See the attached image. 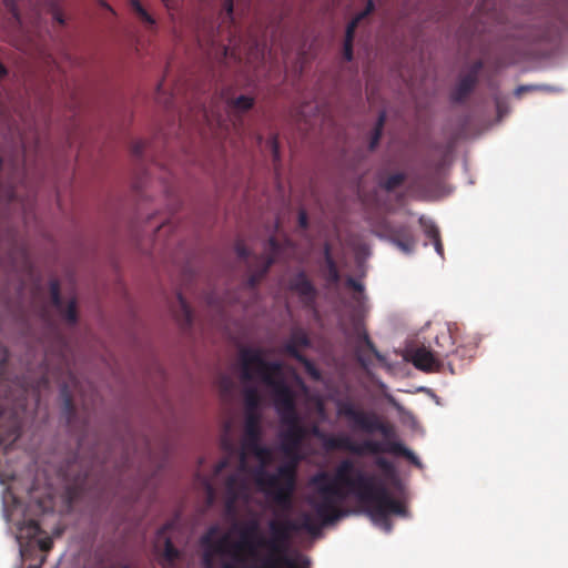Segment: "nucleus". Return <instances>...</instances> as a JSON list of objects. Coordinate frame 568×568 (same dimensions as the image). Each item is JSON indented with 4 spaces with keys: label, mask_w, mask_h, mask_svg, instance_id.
<instances>
[{
    "label": "nucleus",
    "mask_w": 568,
    "mask_h": 568,
    "mask_svg": "<svg viewBox=\"0 0 568 568\" xmlns=\"http://www.w3.org/2000/svg\"><path fill=\"white\" fill-rule=\"evenodd\" d=\"M315 486L310 505L323 524L329 525L345 515L341 504L347 495L355 496L365 506L372 521L386 532L392 530L390 515L405 516V505L395 499L375 475L355 468L353 460H342L331 477L320 473L312 479Z\"/></svg>",
    "instance_id": "f257e3e1"
},
{
    "label": "nucleus",
    "mask_w": 568,
    "mask_h": 568,
    "mask_svg": "<svg viewBox=\"0 0 568 568\" xmlns=\"http://www.w3.org/2000/svg\"><path fill=\"white\" fill-rule=\"evenodd\" d=\"M239 357L243 381L251 382L257 375L262 383L271 388L276 413L285 427L280 434L281 450L288 457L295 456L307 432L301 422L295 395L282 378V363L265 361L261 348L242 347Z\"/></svg>",
    "instance_id": "f03ea898"
},
{
    "label": "nucleus",
    "mask_w": 568,
    "mask_h": 568,
    "mask_svg": "<svg viewBox=\"0 0 568 568\" xmlns=\"http://www.w3.org/2000/svg\"><path fill=\"white\" fill-rule=\"evenodd\" d=\"M325 524L317 523L310 513H302L297 520L287 517L268 521L270 537L260 536L258 545L266 550L260 565H251L248 568H306L290 559L284 552L293 532L301 530L311 535L320 532Z\"/></svg>",
    "instance_id": "7ed1b4c3"
},
{
    "label": "nucleus",
    "mask_w": 568,
    "mask_h": 568,
    "mask_svg": "<svg viewBox=\"0 0 568 568\" xmlns=\"http://www.w3.org/2000/svg\"><path fill=\"white\" fill-rule=\"evenodd\" d=\"M246 456L252 454L260 462V466L252 471L254 483L260 491L270 498L283 513H288L293 506V494L296 486V471L294 465H281L275 473L266 470L271 463L272 452L262 443L251 445L245 449Z\"/></svg>",
    "instance_id": "20e7f679"
},
{
    "label": "nucleus",
    "mask_w": 568,
    "mask_h": 568,
    "mask_svg": "<svg viewBox=\"0 0 568 568\" xmlns=\"http://www.w3.org/2000/svg\"><path fill=\"white\" fill-rule=\"evenodd\" d=\"M325 446L332 450H345L357 456L378 455L382 453L405 457L417 467H422L419 458L400 442H387L385 444L374 439H365L361 443L354 442L347 435L328 436Z\"/></svg>",
    "instance_id": "39448f33"
},
{
    "label": "nucleus",
    "mask_w": 568,
    "mask_h": 568,
    "mask_svg": "<svg viewBox=\"0 0 568 568\" xmlns=\"http://www.w3.org/2000/svg\"><path fill=\"white\" fill-rule=\"evenodd\" d=\"M288 244L290 241L286 237L283 241H280L276 237L271 236L265 244L263 254L254 255L252 261L248 262L247 260L250 257V250L243 242H236L235 252L241 261L247 263L250 271L247 280L244 284L246 290H248L251 293H255L260 282L264 278L271 266L275 263L285 246Z\"/></svg>",
    "instance_id": "423d86ee"
},
{
    "label": "nucleus",
    "mask_w": 568,
    "mask_h": 568,
    "mask_svg": "<svg viewBox=\"0 0 568 568\" xmlns=\"http://www.w3.org/2000/svg\"><path fill=\"white\" fill-rule=\"evenodd\" d=\"M455 338L450 326H448L446 331L436 336L437 349L432 351L424 345L418 346L410 352V362L423 372H442L445 367V359L450 355H465L464 347H457L453 352L447 351L455 344Z\"/></svg>",
    "instance_id": "0eeeda50"
},
{
    "label": "nucleus",
    "mask_w": 568,
    "mask_h": 568,
    "mask_svg": "<svg viewBox=\"0 0 568 568\" xmlns=\"http://www.w3.org/2000/svg\"><path fill=\"white\" fill-rule=\"evenodd\" d=\"M337 413L339 416L352 422L354 427L367 433H379L387 442H393L392 438L396 436L395 427L392 424L384 423L379 417L369 412L357 408L352 402L344 400L337 404Z\"/></svg>",
    "instance_id": "6e6552de"
},
{
    "label": "nucleus",
    "mask_w": 568,
    "mask_h": 568,
    "mask_svg": "<svg viewBox=\"0 0 568 568\" xmlns=\"http://www.w3.org/2000/svg\"><path fill=\"white\" fill-rule=\"evenodd\" d=\"M240 538L233 542L232 558L237 562H244L247 558L255 561L254 565H260L263 557H260L258 537L264 536L260 530V524L256 519H251L245 523L239 530Z\"/></svg>",
    "instance_id": "1a4fd4ad"
},
{
    "label": "nucleus",
    "mask_w": 568,
    "mask_h": 568,
    "mask_svg": "<svg viewBox=\"0 0 568 568\" xmlns=\"http://www.w3.org/2000/svg\"><path fill=\"white\" fill-rule=\"evenodd\" d=\"M260 424L261 416L257 412H246L244 423V437L242 440L241 450L239 452V469L241 471H246L247 469L245 449L251 447V445L261 443L262 440V429Z\"/></svg>",
    "instance_id": "9d476101"
},
{
    "label": "nucleus",
    "mask_w": 568,
    "mask_h": 568,
    "mask_svg": "<svg viewBox=\"0 0 568 568\" xmlns=\"http://www.w3.org/2000/svg\"><path fill=\"white\" fill-rule=\"evenodd\" d=\"M288 288L298 295L305 307H314L317 290L304 271H298L290 278Z\"/></svg>",
    "instance_id": "9b49d317"
},
{
    "label": "nucleus",
    "mask_w": 568,
    "mask_h": 568,
    "mask_svg": "<svg viewBox=\"0 0 568 568\" xmlns=\"http://www.w3.org/2000/svg\"><path fill=\"white\" fill-rule=\"evenodd\" d=\"M483 67V61L478 60L473 63L469 71L465 75L459 78L456 87L450 93V100L454 103H463L473 92L478 82V75Z\"/></svg>",
    "instance_id": "f8f14e48"
},
{
    "label": "nucleus",
    "mask_w": 568,
    "mask_h": 568,
    "mask_svg": "<svg viewBox=\"0 0 568 568\" xmlns=\"http://www.w3.org/2000/svg\"><path fill=\"white\" fill-rule=\"evenodd\" d=\"M389 239L403 253L414 252L417 241L408 225H397L389 229Z\"/></svg>",
    "instance_id": "ddd939ff"
},
{
    "label": "nucleus",
    "mask_w": 568,
    "mask_h": 568,
    "mask_svg": "<svg viewBox=\"0 0 568 568\" xmlns=\"http://www.w3.org/2000/svg\"><path fill=\"white\" fill-rule=\"evenodd\" d=\"M349 321H351V335L353 337H355L358 342L364 343V345L367 347V349L369 352H372L377 359H382L383 356L377 351L375 344L372 342L366 328L364 327V322H363V318H362L359 312H357V311L353 312L352 315L349 316Z\"/></svg>",
    "instance_id": "4468645a"
},
{
    "label": "nucleus",
    "mask_w": 568,
    "mask_h": 568,
    "mask_svg": "<svg viewBox=\"0 0 568 568\" xmlns=\"http://www.w3.org/2000/svg\"><path fill=\"white\" fill-rule=\"evenodd\" d=\"M216 531L215 528H211L210 532L202 538V544L209 546L212 551L206 550L203 556V564L205 567H212L213 554L217 555H231L232 546L230 549L226 548L229 544V537L223 536L217 541H212L211 536Z\"/></svg>",
    "instance_id": "2eb2a0df"
},
{
    "label": "nucleus",
    "mask_w": 568,
    "mask_h": 568,
    "mask_svg": "<svg viewBox=\"0 0 568 568\" xmlns=\"http://www.w3.org/2000/svg\"><path fill=\"white\" fill-rule=\"evenodd\" d=\"M222 98L225 101L226 108L230 113L241 115L250 111L255 104V98L247 94H241L233 97L231 90L226 89L222 91Z\"/></svg>",
    "instance_id": "dca6fc26"
},
{
    "label": "nucleus",
    "mask_w": 568,
    "mask_h": 568,
    "mask_svg": "<svg viewBox=\"0 0 568 568\" xmlns=\"http://www.w3.org/2000/svg\"><path fill=\"white\" fill-rule=\"evenodd\" d=\"M323 255L325 263L324 277L328 284L336 285L341 280V274L336 265V262L332 255V247L328 243L324 244Z\"/></svg>",
    "instance_id": "f3484780"
},
{
    "label": "nucleus",
    "mask_w": 568,
    "mask_h": 568,
    "mask_svg": "<svg viewBox=\"0 0 568 568\" xmlns=\"http://www.w3.org/2000/svg\"><path fill=\"white\" fill-rule=\"evenodd\" d=\"M17 529L18 539L33 540L42 532L39 521L34 518H28L27 514H24L22 520L17 523Z\"/></svg>",
    "instance_id": "a211bd4d"
},
{
    "label": "nucleus",
    "mask_w": 568,
    "mask_h": 568,
    "mask_svg": "<svg viewBox=\"0 0 568 568\" xmlns=\"http://www.w3.org/2000/svg\"><path fill=\"white\" fill-rule=\"evenodd\" d=\"M60 396L62 399V414L65 417L68 426L73 427L75 418V406L73 403V396L67 384L62 385L60 389Z\"/></svg>",
    "instance_id": "6ab92c4d"
},
{
    "label": "nucleus",
    "mask_w": 568,
    "mask_h": 568,
    "mask_svg": "<svg viewBox=\"0 0 568 568\" xmlns=\"http://www.w3.org/2000/svg\"><path fill=\"white\" fill-rule=\"evenodd\" d=\"M181 556L180 550L173 545L170 538H165L164 548L160 555L159 562L162 568H176V561Z\"/></svg>",
    "instance_id": "aec40b11"
},
{
    "label": "nucleus",
    "mask_w": 568,
    "mask_h": 568,
    "mask_svg": "<svg viewBox=\"0 0 568 568\" xmlns=\"http://www.w3.org/2000/svg\"><path fill=\"white\" fill-rule=\"evenodd\" d=\"M30 495V505L28 506L26 513L31 511L32 508H34L36 514H44L52 509L51 505V497L47 496L44 498H38L34 495V489L31 488L29 491Z\"/></svg>",
    "instance_id": "412c9836"
},
{
    "label": "nucleus",
    "mask_w": 568,
    "mask_h": 568,
    "mask_svg": "<svg viewBox=\"0 0 568 568\" xmlns=\"http://www.w3.org/2000/svg\"><path fill=\"white\" fill-rule=\"evenodd\" d=\"M176 297L180 307L178 316L184 326H190L193 320L192 310L181 293H178Z\"/></svg>",
    "instance_id": "4be33fe9"
},
{
    "label": "nucleus",
    "mask_w": 568,
    "mask_h": 568,
    "mask_svg": "<svg viewBox=\"0 0 568 568\" xmlns=\"http://www.w3.org/2000/svg\"><path fill=\"white\" fill-rule=\"evenodd\" d=\"M130 4L132 10L143 23L150 28L155 26V19L144 9L139 0H130Z\"/></svg>",
    "instance_id": "5701e85b"
},
{
    "label": "nucleus",
    "mask_w": 568,
    "mask_h": 568,
    "mask_svg": "<svg viewBox=\"0 0 568 568\" xmlns=\"http://www.w3.org/2000/svg\"><path fill=\"white\" fill-rule=\"evenodd\" d=\"M406 180L405 173H394L379 182L382 189L392 192L399 187Z\"/></svg>",
    "instance_id": "b1692460"
},
{
    "label": "nucleus",
    "mask_w": 568,
    "mask_h": 568,
    "mask_svg": "<svg viewBox=\"0 0 568 568\" xmlns=\"http://www.w3.org/2000/svg\"><path fill=\"white\" fill-rule=\"evenodd\" d=\"M385 121H386V113L384 111H382L378 114L377 122H376L375 128H374V130L372 132L371 142H369V149L371 150H374L378 145L379 140L382 138V133H383Z\"/></svg>",
    "instance_id": "393cba45"
},
{
    "label": "nucleus",
    "mask_w": 568,
    "mask_h": 568,
    "mask_svg": "<svg viewBox=\"0 0 568 568\" xmlns=\"http://www.w3.org/2000/svg\"><path fill=\"white\" fill-rule=\"evenodd\" d=\"M244 402L246 412H257L260 405V394L255 387H248L244 390Z\"/></svg>",
    "instance_id": "a878e982"
},
{
    "label": "nucleus",
    "mask_w": 568,
    "mask_h": 568,
    "mask_svg": "<svg viewBox=\"0 0 568 568\" xmlns=\"http://www.w3.org/2000/svg\"><path fill=\"white\" fill-rule=\"evenodd\" d=\"M60 314L63 316L65 322L70 325H74L78 321V312H77V302L75 300H71L67 306H62L59 310Z\"/></svg>",
    "instance_id": "bb28decb"
},
{
    "label": "nucleus",
    "mask_w": 568,
    "mask_h": 568,
    "mask_svg": "<svg viewBox=\"0 0 568 568\" xmlns=\"http://www.w3.org/2000/svg\"><path fill=\"white\" fill-rule=\"evenodd\" d=\"M419 224L424 230L425 235L433 242L436 241V239L440 237V233L438 227L429 220L422 216L419 219Z\"/></svg>",
    "instance_id": "cd10ccee"
},
{
    "label": "nucleus",
    "mask_w": 568,
    "mask_h": 568,
    "mask_svg": "<svg viewBox=\"0 0 568 568\" xmlns=\"http://www.w3.org/2000/svg\"><path fill=\"white\" fill-rule=\"evenodd\" d=\"M50 295L52 305L59 311L63 306L61 293H60V283L57 280H52L50 282Z\"/></svg>",
    "instance_id": "c85d7f7f"
},
{
    "label": "nucleus",
    "mask_w": 568,
    "mask_h": 568,
    "mask_svg": "<svg viewBox=\"0 0 568 568\" xmlns=\"http://www.w3.org/2000/svg\"><path fill=\"white\" fill-rule=\"evenodd\" d=\"M50 295L52 305L59 311L63 306L61 293H60V283L57 280H52L50 282Z\"/></svg>",
    "instance_id": "c756f323"
},
{
    "label": "nucleus",
    "mask_w": 568,
    "mask_h": 568,
    "mask_svg": "<svg viewBox=\"0 0 568 568\" xmlns=\"http://www.w3.org/2000/svg\"><path fill=\"white\" fill-rule=\"evenodd\" d=\"M288 341L294 343L297 347H307L310 345V338L302 328L293 329Z\"/></svg>",
    "instance_id": "7c9ffc66"
},
{
    "label": "nucleus",
    "mask_w": 568,
    "mask_h": 568,
    "mask_svg": "<svg viewBox=\"0 0 568 568\" xmlns=\"http://www.w3.org/2000/svg\"><path fill=\"white\" fill-rule=\"evenodd\" d=\"M374 464L376 465L377 468H379L383 471V474L386 477L395 476V473H396L395 467H394L393 463L389 462L387 458L378 456L375 458Z\"/></svg>",
    "instance_id": "2f4dec72"
},
{
    "label": "nucleus",
    "mask_w": 568,
    "mask_h": 568,
    "mask_svg": "<svg viewBox=\"0 0 568 568\" xmlns=\"http://www.w3.org/2000/svg\"><path fill=\"white\" fill-rule=\"evenodd\" d=\"M284 349L290 356L295 358L298 363L306 362V357L298 351V347L294 343L287 341V343L284 346Z\"/></svg>",
    "instance_id": "473e14b6"
},
{
    "label": "nucleus",
    "mask_w": 568,
    "mask_h": 568,
    "mask_svg": "<svg viewBox=\"0 0 568 568\" xmlns=\"http://www.w3.org/2000/svg\"><path fill=\"white\" fill-rule=\"evenodd\" d=\"M229 430H230V425H226L225 434L221 439V446L224 452H226L229 455H232L235 453L236 448H235V445L233 444L232 439L229 437Z\"/></svg>",
    "instance_id": "72a5a7b5"
},
{
    "label": "nucleus",
    "mask_w": 568,
    "mask_h": 568,
    "mask_svg": "<svg viewBox=\"0 0 568 568\" xmlns=\"http://www.w3.org/2000/svg\"><path fill=\"white\" fill-rule=\"evenodd\" d=\"M267 144L272 151L274 162L278 161L280 160V145H278L277 135H272L268 139Z\"/></svg>",
    "instance_id": "f704fd0d"
},
{
    "label": "nucleus",
    "mask_w": 568,
    "mask_h": 568,
    "mask_svg": "<svg viewBox=\"0 0 568 568\" xmlns=\"http://www.w3.org/2000/svg\"><path fill=\"white\" fill-rule=\"evenodd\" d=\"M146 148V142L143 140H138L132 143L131 152L134 156L141 158Z\"/></svg>",
    "instance_id": "c9c22d12"
},
{
    "label": "nucleus",
    "mask_w": 568,
    "mask_h": 568,
    "mask_svg": "<svg viewBox=\"0 0 568 568\" xmlns=\"http://www.w3.org/2000/svg\"><path fill=\"white\" fill-rule=\"evenodd\" d=\"M358 24H357V21H353L351 20L346 27V32H345V40L344 42H353L354 41V37H355V31L357 29Z\"/></svg>",
    "instance_id": "e433bc0d"
},
{
    "label": "nucleus",
    "mask_w": 568,
    "mask_h": 568,
    "mask_svg": "<svg viewBox=\"0 0 568 568\" xmlns=\"http://www.w3.org/2000/svg\"><path fill=\"white\" fill-rule=\"evenodd\" d=\"M36 542L42 552H48L53 546V541L50 537L39 538Z\"/></svg>",
    "instance_id": "4c0bfd02"
},
{
    "label": "nucleus",
    "mask_w": 568,
    "mask_h": 568,
    "mask_svg": "<svg viewBox=\"0 0 568 568\" xmlns=\"http://www.w3.org/2000/svg\"><path fill=\"white\" fill-rule=\"evenodd\" d=\"M548 29L546 27H542L538 29L535 33H532L530 37L532 41L535 42H541L546 41L548 39Z\"/></svg>",
    "instance_id": "58836bf2"
},
{
    "label": "nucleus",
    "mask_w": 568,
    "mask_h": 568,
    "mask_svg": "<svg viewBox=\"0 0 568 568\" xmlns=\"http://www.w3.org/2000/svg\"><path fill=\"white\" fill-rule=\"evenodd\" d=\"M304 365L306 372L315 379L320 378V372L313 365V363L306 357V362H301Z\"/></svg>",
    "instance_id": "ea45409f"
},
{
    "label": "nucleus",
    "mask_w": 568,
    "mask_h": 568,
    "mask_svg": "<svg viewBox=\"0 0 568 568\" xmlns=\"http://www.w3.org/2000/svg\"><path fill=\"white\" fill-rule=\"evenodd\" d=\"M346 286L354 290L355 292L362 294L364 291L363 284L354 280L353 277H348L345 282Z\"/></svg>",
    "instance_id": "a19ab883"
},
{
    "label": "nucleus",
    "mask_w": 568,
    "mask_h": 568,
    "mask_svg": "<svg viewBox=\"0 0 568 568\" xmlns=\"http://www.w3.org/2000/svg\"><path fill=\"white\" fill-rule=\"evenodd\" d=\"M20 436V425L17 417H13L10 425V435L13 439H17Z\"/></svg>",
    "instance_id": "79ce46f5"
},
{
    "label": "nucleus",
    "mask_w": 568,
    "mask_h": 568,
    "mask_svg": "<svg viewBox=\"0 0 568 568\" xmlns=\"http://www.w3.org/2000/svg\"><path fill=\"white\" fill-rule=\"evenodd\" d=\"M343 58L346 61L353 60V42H344Z\"/></svg>",
    "instance_id": "37998d69"
},
{
    "label": "nucleus",
    "mask_w": 568,
    "mask_h": 568,
    "mask_svg": "<svg viewBox=\"0 0 568 568\" xmlns=\"http://www.w3.org/2000/svg\"><path fill=\"white\" fill-rule=\"evenodd\" d=\"M539 88H540L539 85H519L515 90V95L520 98L523 95V93L529 92V91H534V90H537Z\"/></svg>",
    "instance_id": "c03bdc74"
},
{
    "label": "nucleus",
    "mask_w": 568,
    "mask_h": 568,
    "mask_svg": "<svg viewBox=\"0 0 568 568\" xmlns=\"http://www.w3.org/2000/svg\"><path fill=\"white\" fill-rule=\"evenodd\" d=\"M239 484V476L236 474H232L226 479V488L231 491L235 489Z\"/></svg>",
    "instance_id": "a18cd8bd"
},
{
    "label": "nucleus",
    "mask_w": 568,
    "mask_h": 568,
    "mask_svg": "<svg viewBox=\"0 0 568 568\" xmlns=\"http://www.w3.org/2000/svg\"><path fill=\"white\" fill-rule=\"evenodd\" d=\"M298 225L302 229H306L308 226V217L305 211H300L298 213Z\"/></svg>",
    "instance_id": "49530a36"
},
{
    "label": "nucleus",
    "mask_w": 568,
    "mask_h": 568,
    "mask_svg": "<svg viewBox=\"0 0 568 568\" xmlns=\"http://www.w3.org/2000/svg\"><path fill=\"white\" fill-rule=\"evenodd\" d=\"M433 245L435 247V251L436 253L440 256V257H444V246H443V243H442V239H436L435 242H433Z\"/></svg>",
    "instance_id": "de8ad7c7"
},
{
    "label": "nucleus",
    "mask_w": 568,
    "mask_h": 568,
    "mask_svg": "<svg viewBox=\"0 0 568 568\" xmlns=\"http://www.w3.org/2000/svg\"><path fill=\"white\" fill-rule=\"evenodd\" d=\"M229 458H223L221 459L216 465H215V474H220L223 469H225L227 466H229Z\"/></svg>",
    "instance_id": "09e8293b"
},
{
    "label": "nucleus",
    "mask_w": 568,
    "mask_h": 568,
    "mask_svg": "<svg viewBox=\"0 0 568 568\" xmlns=\"http://www.w3.org/2000/svg\"><path fill=\"white\" fill-rule=\"evenodd\" d=\"M223 9L225 11V13L229 16V17H232L233 14V0H224L223 2Z\"/></svg>",
    "instance_id": "8fccbe9b"
},
{
    "label": "nucleus",
    "mask_w": 568,
    "mask_h": 568,
    "mask_svg": "<svg viewBox=\"0 0 568 568\" xmlns=\"http://www.w3.org/2000/svg\"><path fill=\"white\" fill-rule=\"evenodd\" d=\"M69 503H72L78 497L77 487H69L67 490Z\"/></svg>",
    "instance_id": "3c124183"
},
{
    "label": "nucleus",
    "mask_w": 568,
    "mask_h": 568,
    "mask_svg": "<svg viewBox=\"0 0 568 568\" xmlns=\"http://www.w3.org/2000/svg\"><path fill=\"white\" fill-rule=\"evenodd\" d=\"M172 527V524L171 523H168L165 525H163L159 531H158V538H162L165 536V534L168 532L169 529H171Z\"/></svg>",
    "instance_id": "603ef678"
},
{
    "label": "nucleus",
    "mask_w": 568,
    "mask_h": 568,
    "mask_svg": "<svg viewBox=\"0 0 568 568\" xmlns=\"http://www.w3.org/2000/svg\"><path fill=\"white\" fill-rule=\"evenodd\" d=\"M368 16H367V12L365 11H361L358 12L352 20L353 21H357V24H359L364 19H366Z\"/></svg>",
    "instance_id": "864d4df0"
},
{
    "label": "nucleus",
    "mask_w": 568,
    "mask_h": 568,
    "mask_svg": "<svg viewBox=\"0 0 568 568\" xmlns=\"http://www.w3.org/2000/svg\"><path fill=\"white\" fill-rule=\"evenodd\" d=\"M375 9L373 0H367L366 8L363 10L367 12V16H369Z\"/></svg>",
    "instance_id": "5fc2aeb1"
},
{
    "label": "nucleus",
    "mask_w": 568,
    "mask_h": 568,
    "mask_svg": "<svg viewBox=\"0 0 568 568\" xmlns=\"http://www.w3.org/2000/svg\"><path fill=\"white\" fill-rule=\"evenodd\" d=\"M54 20L60 23V24H64V19H63V16L61 12L57 11L54 13Z\"/></svg>",
    "instance_id": "6e6d98bb"
},
{
    "label": "nucleus",
    "mask_w": 568,
    "mask_h": 568,
    "mask_svg": "<svg viewBox=\"0 0 568 568\" xmlns=\"http://www.w3.org/2000/svg\"><path fill=\"white\" fill-rule=\"evenodd\" d=\"M8 71L6 67L0 62V79L7 75Z\"/></svg>",
    "instance_id": "4d7b16f0"
},
{
    "label": "nucleus",
    "mask_w": 568,
    "mask_h": 568,
    "mask_svg": "<svg viewBox=\"0 0 568 568\" xmlns=\"http://www.w3.org/2000/svg\"><path fill=\"white\" fill-rule=\"evenodd\" d=\"M221 568H236L233 562H223Z\"/></svg>",
    "instance_id": "13d9d810"
},
{
    "label": "nucleus",
    "mask_w": 568,
    "mask_h": 568,
    "mask_svg": "<svg viewBox=\"0 0 568 568\" xmlns=\"http://www.w3.org/2000/svg\"><path fill=\"white\" fill-rule=\"evenodd\" d=\"M223 383L225 384L226 388H229L231 386V382L229 381V378H224Z\"/></svg>",
    "instance_id": "bf43d9fd"
},
{
    "label": "nucleus",
    "mask_w": 568,
    "mask_h": 568,
    "mask_svg": "<svg viewBox=\"0 0 568 568\" xmlns=\"http://www.w3.org/2000/svg\"><path fill=\"white\" fill-rule=\"evenodd\" d=\"M161 1L164 3V6H165L168 9H170V8H171V3H170V1H169V0H161Z\"/></svg>",
    "instance_id": "052dcab7"
},
{
    "label": "nucleus",
    "mask_w": 568,
    "mask_h": 568,
    "mask_svg": "<svg viewBox=\"0 0 568 568\" xmlns=\"http://www.w3.org/2000/svg\"><path fill=\"white\" fill-rule=\"evenodd\" d=\"M447 365H448V367H449L450 373H453V374H454V368H453V364H452V362H448V363H447Z\"/></svg>",
    "instance_id": "680f3d73"
},
{
    "label": "nucleus",
    "mask_w": 568,
    "mask_h": 568,
    "mask_svg": "<svg viewBox=\"0 0 568 568\" xmlns=\"http://www.w3.org/2000/svg\"><path fill=\"white\" fill-rule=\"evenodd\" d=\"M162 85H163V84H162V82H160V83L158 84V88H156L158 93L162 90Z\"/></svg>",
    "instance_id": "e2e57ef3"
},
{
    "label": "nucleus",
    "mask_w": 568,
    "mask_h": 568,
    "mask_svg": "<svg viewBox=\"0 0 568 568\" xmlns=\"http://www.w3.org/2000/svg\"><path fill=\"white\" fill-rule=\"evenodd\" d=\"M203 116L207 118V113L205 110L203 111Z\"/></svg>",
    "instance_id": "0e129e2a"
}]
</instances>
